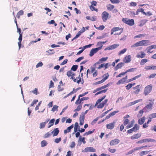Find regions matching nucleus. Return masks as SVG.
Instances as JSON below:
<instances>
[{"label":"nucleus","mask_w":156,"mask_h":156,"mask_svg":"<svg viewBox=\"0 0 156 156\" xmlns=\"http://www.w3.org/2000/svg\"><path fill=\"white\" fill-rule=\"evenodd\" d=\"M112 84V83L110 82L109 83H108L106 85L103 86L101 87H99L98 88V91L101 90L102 89H105V88L108 87V86L111 85Z\"/></svg>","instance_id":"nucleus-18"},{"label":"nucleus","mask_w":156,"mask_h":156,"mask_svg":"<svg viewBox=\"0 0 156 156\" xmlns=\"http://www.w3.org/2000/svg\"><path fill=\"white\" fill-rule=\"evenodd\" d=\"M82 106L81 105H78L76 108V109L75 110H74V111H79L82 108Z\"/></svg>","instance_id":"nucleus-45"},{"label":"nucleus","mask_w":156,"mask_h":156,"mask_svg":"<svg viewBox=\"0 0 156 156\" xmlns=\"http://www.w3.org/2000/svg\"><path fill=\"white\" fill-rule=\"evenodd\" d=\"M145 54L143 52L141 51V54L140 55H136V57L137 58H143L145 57Z\"/></svg>","instance_id":"nucleus-30"},{"label":"nucleus","mask_w":156,"mask_h":156,"mask_svg":"<svg viewBox=\"0 0 156 156\" xmlns=\"http://www.w3.org/2000/svg\"><path fill=\"white\" fill-rule=\"evenodd\" d=\"M145 34H141L138 35H136L134 37V38H139L141 37H144L145 36Z\"/></svg>","instance_id":"nucleus-47"},{"label":"nucleus","mask_w":156,"mask_h":156,"mask_svg":"<svg viewBox=\"0 0 156 156\" xmlns=\"http://www.w3.org/2000/svg\"><path fill=\"white\" fill-rule=\"evenodd\" d=\"M110 117H111L110 116H109V114L108 115H107L105 117V119L102 120V121H99L98 122V124H100L102 122L104 121L106 119H108Z\"/></svg>","instance_id":"nucleus-43"},{"label":"nucleus","mask_w":156,"mask_h":156,"mask_svg":"<svg viewBox=\"0 0 156 156\" xmlns=\"http://www.w3.org/2000/svg\"><path fill=\"white\" fill-rule=\"evenodd\" d=\"M48 122V121L46 122H44L41 123L40 124V128L41 129H42L45 126L46 123L47 122Z\"/></svg>","instance_id":"nucleus-38"},{"label":"nucleus","mask_w":156,"mask_h":156,"mask_svg":"<svg viewBox=\"0 0 156 156\" xmlns=\"http://www.w3.org/2000/svg\"><path fill=\"white\" fill-rule=\"evenodd\" d=\"M122 21L125 23L129 26H133L134 24V20L132 19L129 20L127 18H122Z\"/></svg>","instance_id":"nucleus-3"},{"label":"nucleus","mask_w":156,"mask_h":156,"mask_svg":"<svg viewBox=\"0 0 156 156\" xmlns=\"http://www.w3.org/2000/svg\"><path fill=\"white\" fill-rule=\"evenodd\" d=\"M112 4H118L120 2V0H110Z\"/></svg>","instance_id":"nucleus-44"},{"label":"nucleus","mask_w":156,"mask_h":156,"mask_svg":"<svg viewBox=\"0 0 156 156\" xmlns=\"http://www.w3.org/2000/svg\"><path fill=\"white\" fill-rule=\"evenodd\" d=\"M73 125H72L68 127L67 129H65L64 131V133L65 134H66L68 133H69L70 132L71 130H70L73 128Z\"/></svg>","instance_id":"nucleus-21"},{"label":"nucleus","mask_w":156,"mask_h":156,"mask_svg":"<svg viewBox=\"0 0 156 156\" xmlns=\"http://www.w3.org/2000/svg\"><path fill=\"white\" fill-rule=\"evenodd\" d=\"M109 16V13L106 11H104L102 14V18L103 21L105 22L107 20Z\"/></svg>","instance_id":"nucleus-6"},{"label":"nucleus","mask_w":156,"mask_h":156,"mask_svg":"<svg viewBox=\"0 0 156 156\" xmlns=\"http://www.w3.org/2000/svg\"><path fill=\"white\" fill-rule=\"evenodd\" d=\"M23 10H21L20 11L17 13L16 16L19 19L21 15H22L23 14Z\"/></svg>","instance_id":"nucleus-27"},{"label":"nucleus","mask_w":156,"mask_h":156,"mask_svg":"<svg viewBox=\"0 0 156 156\" xmlns=\"http://www.w3.org/2000/svg\"><path fill=\"white\" fill-rule=\"evenodd\" d=\"M144 142H147V139H144L143 140H139L137 142H136V143L137 144H142Z\"/></svg>","instance_id":"nucleus-42"},{"label":"nucleus","mask_w":156,"mask_h":156,"mask_svg":"<svg viewBox=\"0 0 156 156\" xmlns=\"http://www.w3.org/2000/svg\"><path fill=\"white\" fill-rule=\"evenodd\" d=\"M108 58V57H106L105 58H102L100 59L99 61H98V64H100L101 63H102L106 61Z\"/></svg>","instance_id":"nucleus-29"},{"label":"nucleus","mask_w":156,"mask_h":156,"mask_svg":"<svg viewBox=\"0 0 156 156\" xmlns=\"http://www.w3.org/2000/svg\"><path fill=\"white\" fill-rule=\"evenodd\" d=\"M132 87V85H131L130 83L129 84L126 86V89L127 90H129Z\"/></svg>","instance_id":"nucleus-62"},{"label":"nucleus","mask_w":156,"mask_h":156,"mask_svg":"<svg viewBox=\"0 0 156 156\" xmlns=\"http://www.w3.org/2000/svg\"><path fill=\"white\" fill-rule=\"evenodd\" d=\"M22 34H20L18 39L19 42H18L19 49H20L21 45V41L22 40Z\"/></svg>","instance_id":"nucleus-19"},{"label":"nucleus","mask_w":156,"mask_h":156,"mask_svg":"<svg viewBox=\"0 0 156 156\" xmlns=\"http://www.w3.org/2000/svg\"><path fill=\"white\" fill-rule=\"evenodd\" d=\"M59 130L58 128L55 129L51 133L53 134V136H57L59 133Z\"/></svg>","instance_id":"nucleus-15"},{"label":"nucleus","mask_w":156,"mask_h":156,"mask_svg":"<svg viewBox=\"0 0 156 156\" xmlns=\"http://www.w3.org/2000/svg\"><path fill=\"white\" fill-rule=\"evenodd\" d=\"M126 71H125V72H122V73H120V74H119V75H117V76H116V77L117 78V77H121V76H123L124 75H125L126 73Z\"/></svg>","instance_id":"nucleus-57"},{"label":"nucleus","mask_w":156,"mask_h":156,"mask_svg":"<svg viewBox=\"0 0 156 156\" xmlns=\"http://www.w3.org/2000/svg\"><path fill=\"white\" fill-rule=\"evenodd\" d=\"M51 135V133L50 132H48L46 133L45 134L44 136V138H46L49 137Z\"/></svg>","instance_id":"nucleus-37"},{"label":"nucleus","mask_w":156,"mask_h":156,"mask_svg":"<svg viewBox=\"0 0 156 156\" xmlns=\"http://www.w3.org/2000/svg\"><path fill=\"white\" fill-rule=\"evenodd\" d=\"M148 48V51L147 52L148 53H150V51L153 48H156V45H153L149 46L147 48Z\"/></svg>","instance_id":"nucleus-28"},{"label":"nucleus","mask_w":156,"mask_h":156,"mask_svg":"<svg viewBox=\"0 0 156 156\" xmlns=\"http://www.w3.org/2000/svg\"><path fill=\"white\" fill-rule=\"evenodd\" d=\"M153 106V105L151 104V103H150L149 104L147 105L146 106H145V107L147 109H152V108Z\"/></svg>","instance_id":"nucleus-46"},{"label":"nucleus","mask_w":156,"mask_h":156,"mask_svg":"<svg viewBox=\"0 0 156 156\" xmlns=\"http://www.w3.org/2000/svg\"><path fill=\"white\" fill-rule=\"evenodd\" d=\"M94 131V130H93L92 131H90V130L88 132H86L85 133L83 134V135L84 136H85L86 135H88L90 134H91L92 133H93Z\"/></svg>","instance_id":"nucleus-51"},{"label":"nucleus","mask_w":156,"mask_h":156,"mask_svg":"<svg viewBox=\"0 0 156 156\" xmlns=\"http://www.w3.org/2000/svg\"><path fill=\"white\" fill-rule=\"evenodd\" d=\"M41 147H44V146H45L48 144V143H47V142L45 140H43L41 142Z\"/></svg>","instance_id":"nucleus-35"},{"label":"nucleus","mask_w":156,"mask_h":156,"mask_svg":"<svg viewBox=\"0 0 156 156\" xmlns=\"http://www.w3.org/2000/svg\"><path fill=\"white\" fill-rule=\"evenodd\" d=\"M31 92L36 95H37L38 94V92L37 91V88H35L34 90V91H32Z\"/></svg>","instance_id":"nucleus-58"},{"label":"nucleus","mask_w":156,"mask_h":156,"mask_svg":"<svg viewBox=\"0 0 156 156\" xmlns=\"http://www.w3.org/2000/svg\"><path fill=\"white\" fill-rule=\"evenodd\" d=\"M136 69V68H131V69H129L128 70H127L126 71V73H127L129 72H133Z\"/></svg>","instance_id":"nucleus-48"},{"label":"nucleus","mask_w":156,"mask_h":156,"mask_svg":"<svg viewBox=\"0 0 156 156\" xmlns=\"http://www.w3.org/2000/svg\"><path fill=\"white\" fill-rule=\"evenodd\" d=\"M152 87V86L151 84L146 87L144 89V94L145 96L147 95L151 91Z\"/></svg>","instance_id":"nucleus-4"},{"label":"nucleus","mask_w":156,"mask_h":156,"mask_svg":"<svg viewBox=\"0 0 156 156\" xmlns=\"http://www.w3.org/2000/svg\"><path fill=\"white\" fill-rule=\"evenodd\" d=\"M148 42V40H143L140 41L138 42L133 45L132 46V47H138L141 46H147L148 45L147 43Z\"/></svg>","instance_id":"nucleus-1"},{"label":"nucleus","mask_w":156,"mask_h":156,"mask_svg":"<svg viewBox=\"0 0 156 156\" xmlns=\"http://www.w3.org/2000/svg\"><path fill=\"white\" fill-rule=\"evenodd\" d=\"M149 151H143L140 153V156H143L144 154H147Z\"/></svg>","instance_id":"nucleus-52"},{"label":"nucleus","mask_w":156,"mask_h":156,"mask_svg":"<svg viewBox=\"0 0 156 156\" xmlns=\"http://www.w3.org/2000/svg\"><path fill=\"white\" fill-rule=\"evenodd\" d=\"M141 135L140 134H139L138 133L137 134H134L133 136H131L130 137L131 139L132 140L137 139L140 138L141 136Z\"/></svg>","instance_id":"nucleus-17"},{"label":"nucleus","mask_w":156,"mask_h":156,"mask_svg":"<svg viewBox=\"0 0 156 156\" xmlns=\"http://www.w3.org/2000/svg\"><path fill=\"white\" fill-rule=\"evenodd\" d=\"M107 90H108V89L107 88L105 89H104V90H101L100 91H98V94H100L103 93H105L107 91Z\"/></svg>","instance_id":"nucleus-54"},{"label":"nucleus","mask_w":156,"mask_h":156,"mask_svg":"<svg viewBox=\"0 0 156 156\" xmlns=\"http://www.w3.org/2000/svg\"><path fill=\"white\" fill-rule=\"evenodd\" d=\"M81 101H81V99H80V98L78 97L77 100L75 102V104L76 105L79 104L81 103Z\"/></svg>","instance_id":"nucleus-49"},{"label":"nucleus","mask_w":156,"mask_h":156,"mask_svg":"<svg viewBox=\"0 0 156 156\" xmlns=\"http://www.w3.org/2000/svg\"><path fill=\"white\" fill-rule=\"evenodd\" d=\"M132 129L134 130V132H136L139 129V126L136 124H135L134 126Z\"/></svg>","instance_id":"nucleus-24"},{"label":"nucleus","mask_w":156,"mask_h":156,"mask_svg":"<svg viewBox=\"0 0 156 156\" xmlns=\"http://www.w3.org/2000/svg\"><path fill=\"white\" fill-rule=\"evenodd\" d=\"M115 123V122H113L110 123L109 124H107L106 125L107 128L110 129H112L114 127V124Z\"/></svg>","instance_id":"nucleus-14"},{"label":"nucleus","mask_w":156,"mask_h":156,"mask_svg":"<svg viewBox=\"0 0 156 156\" xmlns=\"http://www.w3.org/2000/svg\"><path fill=\"white\" fill-rule=\"evenodd\" d=\"M145 119V116H143L141 119H139L138 120V123L140 125L143 124L144 122Z\"/></svg>","instance_id":"nucleus-20"},{"label":"nucleus","mask_w":156,"mask_h":156,"mask_svg":"<svg viewBox=\"0 0 156 156\" xmlns=\"http://www.w3.org/2000/svg\"><path fill=\"white\" fill-rule=\"evenodd\" d=\"M119 44H115L112 45H111L108 47L106 48L104 50L106 51L107 50H111L112 49H114L116 48L117 47L119 46Z\"/></svg>","instance_id":"nucleus-9"},{"label":"nucleus","mask_w":156,"mask_h":156,"mask_svg":"<svg viewBox=\"0 0 156 156\" xmlns=\"http://www.w3.org/2000/svg\"><path fill=\"white\" fill-rule=\"evenodd\" d=\"M55 119H52L50 120V121L49 122L48 124L49 125L48 127V128L50 127L53 125L55 121Z\"/></svg>","instance_id":"nucleus-25"},{"label":"nucleus","mask_w":156,"mask_h":156,"mask_svg":"<svg viewBox=\"0 0 156 156\" xmlns=\"http://www.w3.org/2000/svg\"><path fill=\"white\" fill-rule=\"evenodd\" d=\"M127 49L126 48H124V49L121 50L119 53V55H121L124 53L126 51Z\"/></svg>","instance_id":"nucleus-59"},{"label":"nucleus","mask_w":156,"mask_h":156,"mask_svg":"<svg viewBox=\"0 0 156 156\" xmlns=\"http://www.w3.org/2000/svg\"><path fill=\"white\" fill-rule=\"evenodd\" d=\"M43 65V64L42 62H40L37 63L36 66L37 68Z\"/></svg>","instance_id":"nucleus-63"},{"label":"nucleus","mask_w":156,"mask_h":156,"mask_svg":"<svg viewBox=\"0 0 156 156\" xmlns=\"http://www.w3.org/2000/svg\"><path fill=\"white\" fill-rule=\"evenodd\" d=\"M85 138L83 137V138H81V136H80V137L79 138V140L81 142H83L84 144H85L86 142L85 140Z\"/></svg>","instance_id":"nucleus-61"},{"label":"nucleus","mask_w":156,"mask_h":156,"mask_svg":"<svg viewBox=\"0 0 156 156\" xmlns=\"http://www.w3.org/2000/svg\"><path fill=\"white\" fill-rule=\"evenodd\" d=\"M138 150L137 148V147H135L133 149L131 150L130 151H129L127 154H126V155L131 154L133 153L134 152Z\"/></svg>","instance_id":"nucleus-26"},{"label":"nucleus","mask_w":156,"mask_h":156,"mask_svg":"<svg viewBox=\"0 0 156 156\" xmlns=\"http://www.w3.org/2000/svg\"><path fill=\"white\" fill-rule=\"evenodd\" d=\"M78 66L77 65H74L72 66L70 70H73L74 71H76L77 69Z\"/></svg>","instance_id":"nucleus-40"},{"label":"nucleus","mask_w":156,"mask_h":156,"mask_svg":"<svg viewBox=\"0 0 156 156\" xmlns=\"http://www.w3.org/2000/svg\"><path fill=\"white\" fill-rule=\"evenodd\" d=\"M84 120V115L83 113L80 115V125H83V124Z\"/></svg>","instance_id":"nucleus-12"},{"label":"nucleus","mask_w":156,"mask_h":156,"mask_svg":"<svg viewBox=\"0 0 156 156\" xmlns=\"http://www.w3.org/2000/svg\"><path fill=\"white\" fill-rule=\"evenodd\" d=\"M73 80L74 82L78 84H79L80 83L83 84L84 82L82 78H81L80 75H79V76L78 77H76V78H75V77H74Z\"/></svg>","instance_id":"nucleus-5"},{"label":"nucleus","mask_w":156,"mask_h":156,"mask_svg":"<svg viewBox=\"0 0 156 156\" xmlns=\"http://www.w3.org/2000/svg\"><path fill=\"white\" fill-rule=\"evenodd\" d=\"M97 2L96 1H94L91 2V5L90 6V9L92 11H98V9L95 8L94 6L97 5Z\"/></svg>","instance_id":"nucleus-8"},{"label":"nucleus","mask_w":156,"mask_h":156,"mask_svg":"<svg viewBox=\"0 0 156 156\" xmlns=\"http://www.w3.org/2000/svg\"><path fill=\"white\" fill-rule=\"evenodd\" d=\"M98 51V48H93L90 51L89 55L90 56H92L95 53H96Z\"/></svg>","instance_id":"nucleus-16"},{"label":"nucleus","mask_w":156,"mask_h":156,"mask_svg":"<svg viewBox=\"0 0 156 156\" xmlns=\"http://www.w3.org/2000/svg\"><path fill=\"white\" fill-rule=\"evenodd\" d=\"M120 142V140L118 139H115L112 140L110 143V144L111 146H113L119 144Z\"/></svg>","instance_id":"nucleus-11"},{"label":"nucleus","mask_w":156,"mask_h":156,"mask_svg":"<svg viewBox=\"0 0 156 156\" xmlns=\"http://www.w3.org/2000/svg\"><path fill=\"white\" fill-rule=\"evenodd\" d=\"M148 61V60L146 58L143 59L141 60L140 62V64L141 65H143Z\"/></svg>","instance_id":"nucleus-36"},{"label":"nucleus","mask_w":156,"mask_h":156,"mask_svg":"<svg viewBox=\"0 0 156 156\" xmlns=\"http://www.w3.org/2000/svg\"><path fill=\"white\" fill-rule=\"evenodd\" d=\"M105 75H106L103 78V79L101 80V81H98V84H101L103 82H104V81H105V80H107L108 78V77L109 76V75L108 74V73H106L103 76V77H104Z\"/></svg>","instance_id":"nucleus-13"},{"label":"nucleus","mask_w":156,"mask_h":156,"mask_svg":"<svg viewBox=\"0 0 156 156\" xmlns=\"http://www.w3.org/2000/svg\"><path fill=\"white\" fill-rule=\"evenodd\" d=\"M83 58H84V57L82 56V57L79 58H77L75 61L77 62H79L80 61L82 60L83 59Z\"/></svg>","instance_id":"nucleus-60"},{"label":"nucleus","mask_w":156,"mask_h":156,"mask_svg":"<svg viewBox=\"0 0 156 156\" xmlns=\"http://www.w3.org/2000/svg\"><path fill=\"white\" fill-rule=\"evenodd\" d=\"M66 75L69 78H70V79L72 80H73L76 75L71 70L68 71Z\"/></svg>","instance_id":"nucleus-7"},{"label":"nucleus","mask_w":156,"mask_h":156,"mask_svg":"<svg viewBox=\"0 0 156 156\" xmlns=\"http://www.w3.org/2000/svg\"><path fill=\"white\" fill-rule=\"evenodd\" d=\"M144 112V111L143 110H140L137 115V117L138 118L141 117Z\"/></svg>","instance_id":"nucleus-39"},{"label":"nucleus","mask_w":156,"mask_h":156,"mask_svg":"<svg viewBox=\"0 0 156 156\" xmlns=\"http://www.w3.org/2000/svg\"><path fill=\"white\" fill-rule=\"evenodd\" d=\"M114 7L115 6L111 4H109L107 5V9L109 11L112 10L114 8Z\"/></svg>","instance_id":"nucleus-22"},{"label":"nucleus","mask_w":156,"mask_h":156,"mask_svg":"<svg viewBox=\"0 0 156 156\" xmlns=\"http://www.w3.org/2000/svg\"><path fill=\"white\" fill-rule=\"evenodd\" d=\"M111 63L110 62H108L106 63L105 64V69H106L108 68V66H111Z\"/></svg>","instance_id":"nucleus-64"},{"label":"nucleus","mask_w":156,"mask_h":156,"mask_svg":"<svg viewBox=\"0 0 156 156\" xmlns=\"http://www.w3.org/2000/svg\"><path fill=\"white\" fill-rule=\"evenodd\" d=\"M126 81L124 80L123 78L119 80L117 83L116 84L117 85H119L121 83H125Z\"/></svg>","instance_id":"nucleus-33"},{"label":"nucleus","mask_w":156,"mask_h":156,"mask_svg":"<svg viewBox=\"0 0 156 156\" xmlns=\"http://www.w3.org/2000/svg\"><path fill=\"white\" fill-rule=\"evenodd\" d=\"M125 59L126 60L125 61V63H128L131 61V56L130 55H128L126 56L125 58Z\"/></svg>","instance_id":"nucleus-23"},{"label":"nucleus","mask_w":156,"mask_h":156,"mask_svg":"<svg viewBox=\"0 0 156 156\" xmlns=\"http://www.w3.org/2000/svg\"><path fill=\"white\" fill-rule=\"evenodd\" d=\"M58 106L56 105H54L53 108L51 109V111L54 112L55 111H57Z\"/></svg>","instance_id":"nucleus-41"},{"label":"nucleus","mask_w":156,"mask_h":156,"mask_svg":"<svg viewBox=\"0 0 156 156\" xmlns=\"http://www.w3.org/2000/svg\"><path fill=\"white\" fill-rule=\"evenodd\" d=\"M98 64V62H96L92 66H91L90 68V70L89 71L90 73H93V77L96 76L98 73L96 71V68L97 65Z\"/></svg>","instance_id":"nucleus-2"},{"label":"nucleus","mask_w":156,"mask_h":156,"mask_svg":"<svg viewBox=\"0 0 156 156\" xmlns=\"http://www.w3.org/2000/svg\"><path fill=\"white\" fill-rule=\"evenodd\" d=\"M78 127V123L77 122H75L74 129V130L75 132H76L78 131L77 129Z\"/></svg>","instance_id":"nucleus-32"},{"label":"nucleus","mask_w":156,"mask_h":156,"mask_svg":"<svg viewBox=\"0 0 156 156\" xmlns=\"http://www.w3.org/2000/svg\"><path fill=\"white\" fill-rule=\"evenodd\" d=\"M122 66L120 63H118L115 67L114 70L115 71L119 69H121Z\"/></svg>","instance_id":"nucleus-34"},{"label":"nucleus","mask_w":156,"mask_h":156,"mask_svg":"<svg viewBox=\"0 0 156 156\" xmlns=\"http://www.w3.org/2000/svg\"><path fill=\"white\" fill-rule=\"evenodd\" d=\"M147 142H156V140L154 139L151 138H147Z\"/></svg>","instance_id":"nucleus-56"},{"label":"nucleus","mask_w":156,"mask_h":156,"mask_svg":"<svg viewBox=\"0 0 156 156\" xmlns=\"http://www.w3.org/2000/svg\"><path fill=\"white\" fill-rule=\"evenodd\" d=\"M84 152H95L96 151L95 149L91 147H87L84 149Z\"/></svg>","instance_id":"nucleus-10"},{"label":"nucleus","mask_w":156,"mask_h":156,"mask_svg":"<svg viewBox=\"0 0 156 156\" xmlns=\"http://www.w3.org/2000/svg\"><path fill=\"white\" fill-rule=\"evenodd\" d=\"M131 124H130L128 125L126 127V128H129L131 127H132L133 125V124L134 123V119H133L131 122Z\"/></svg>","instance_id":"nucleus-31"},{"label":"nucleus","mask_w":156,"mask_h":156,"mask_svg":"<svg viewBox=\"0 0 156 156\" xmlns=\"http://www.w3.org/2000/svg\"><path fill=\"white\" fill-rule=\"evenodd\" d=\"M97 105H98V101H96L95 105H90V107L89 109H92L93 108L95 107Z\"/></svg>","instance_id":"nucleus-53"},{"label":"nucleus","mask_w":156,"mask_h":156,"mask_svg":"<svg viewBox=\"0 0 156 156\" xmlns=\"http://www.w3.org/2000/svg\"><path fill=\"white\" fill-rule=\"evenodd\" d=\"M119 112V111L118 110L115 111L113 112H112V113H110V114H109V116H110L111 117L115 115L116 113L118 112Z\"/></svg>","instance_id":"nucleus-50"},{"label":"nucleus","mask_w":156,"mask_h":156,"mask_svg":"<svg viewBox=\"0 0 156 156\" xmlns=\"http://www.w3.org/2000/svg\"><path fill=\"white\" fill-rule=\"evenodd\" d=\"M61 140V138L59 137V138H56L55 140V142L56 143H58Z\"/></svg>","instance_id":"nucleus-55"}]
</instances>
